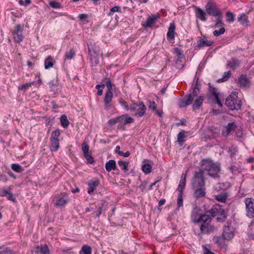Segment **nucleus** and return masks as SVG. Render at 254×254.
Here are the masks:
<instances>
[{
	"instance_id": "1",
	"label": "nucleus",
	"mask_w": 254,
	"mask_h": 254,
	"mask_svg": "<svg viewBox=\"0 0 254 254\" xmlns=\"http://www.w3.org/2000/svg\"><path fill=\"white\" fill-rule=\"evenodd\" d=\"M196 211L193 210L192 213L191 218L194 223L200 224V230L201 234H209L214 230V226L211 224L212 217L210 216L209 213L207 212L200 215L198 218L196 216H194Z\"/></svg>"
},
{
	"instance_id": "2",
	"label": "nucleus",
	"mask_w": 254,
	"mask_h": 254,
	"mask_svg": "<svg viewBox=\"0 0 254 254\" xmlns=\"http://www.w3.org/2000/svg\"><path fill=\"white\" fill-rule=\"evenodd\" d=\"M200 167L199 171H201L202 173L204 174L206 172L211 177L214 178L218 177L220 166L212 161L209 159H203L200 162Z\"/></svg>"
},
{
	"instance_id": "3",
	"label": "nucleus",
	"mask_w": 254,
	"mask_h": 254,
	"mask_svg": "<svg viewBox=\"0 0 254 254\" xmlns=\"http://www.w3.org/2000/svg\"><path fill=\"white\" fill-rule=\"evenodd\" d=\"M211 215L212 217H216L217 221L224 222L226 218L225 210L219 204L213 205L211 208L207 211Z\"/></svg>"
},
{
	"instance_id": "4",
	"label": "nucleus",
	"mask_w": 254,
	"mask_h": 254,
	"mask_svg": "<svg viewBox=\"0 0 254 254\" xmlns=\"http://www.w3.org/2000/svg\"><path fill=\"white\" fill-rule=\"evenodd\" d=\"M225 105L230 110H238L241 109L242 102L235 93H232L227 97Z\"/></svg>"
},
{
	"instance_id": "5",
	"label": "nucleus",
	"mask_w": 254,
	"mask_h": 254,
	"mask_svg": "<svg viewBox=\"0 0 254 254\" xmlns=\"http://www.w3.org/2000/svg\"><path fill=\"white\" fill-rule=\"evenodd\" d=\"M106 80L105 83L108 90L104 98V108L106 110H109L111 108V105L110 103L112 101L113 97V86L114 85L112 84L110 79L106 78Z\"/></svg>"
},
{
	"instance_id": "6",
	"label": "nucleus",
	"mask_w": 254,
	"mask_h": 254,
	"mask_svg": "<svg viewBox=\"0 0 254 254\" xmlns=\"http://www.w3.org/2000/svg\"><path fill=\"white\" fill-rule=\"evenodd\" d=\"M205 8L206 13L210 16L217 17L220 16L222 14L216 3L213 0H209Z\"/></svg>"
},
{
	"instance_id": "7",
	"label": "nucleus",
	"mask_w": 254,
	"mask_h": 254,
	"mask_svg": "<svg viewBox=\"0 0 254 254\" xmlns=\"http://www.w3.org/2000/svg\"><path fill=\"white\" fill-rule=\"evenodd\" d=\"M131 112H134V115L137 117H141L144 115L146 111V107L142 102L139 104L132 103L130 105Z\"/></svg>"
},
{
	"instance_id": "8",
	"label": "nucleus",
	"mask_w": 254,
	"mask_h": 254,
	"mask_svg": "<svg viewBox=\"0 0 254 254\" xmlns=\"http://www.w3.org/2000/svg\"><path fill=\"white\" fill-rule=\"evenodd\" d=\"M201 171L195 172L191 180L192 188L205 187V178Z\"/></svg>"
},
{
	"instance_id": "9",
	"label": "nucleus",
	"mask_w": 254,
	"mask_h": 254,
	"mask_svg": "<svg viewBox=\"0 0 254 254\" xmlns=\"http://www.w3.org/2000/svg\"><path fill=\"white\" fill-rule=\"evenodd\" d=\"M69 199L66 193L56 194L53 198V202L57 207H64L68 202Z\"/></svg>"
},
{
	"instance_id": "10",
	"label": "nucleus",
	"mask_w": 254,
	"mask_h": 254,
	"mask_svg": "<svg viewBox=\"0 0 254 254\" xmlns=\"http://www.w3.org/2000/svg\"><path fill=\"white\" fill-rule=\"evenodd\" d=\"M99 47L95 45L88 48L89 58L93 65H96L99 63Z\"/></svg>"
},
{
	"instance_id": "11",
	"label": "nucleus",
	"mask_w": 254,
	"mask_h": 254,
	"mask_svg": "<svg viewBox=\"0 0 254 254\" xmlns=\"http://www.w3.org/2000/svg\"><path fill=\"white\" fill-rule=\"evenodd\" d=\"M247 215L251 218L254 217V199L252 198H246L245 199Z\"/></svg>"
},
{
	"instance_id": "12",
	"label": "nucleus",
	"mask_w": 254,
	"mask_h": 254,
	"mask_svg": "<svg viewBox=\"0 0 254 254\" xmlns=\"http://www.w3.org/2000/svg\"><path fill=\"white\" fill-rule=\"evenodd\" d=\"M11 33L13 40L16 43H19L23 40L22 29L20 24H18L15 29L11 31Z\"/></svg>"
},
{
	"instance_id": "13",
	"label": "nucleus",
	"mask_w": 254,
	"mask_h": 254,
	"mask_svg": "<svg viewBox=\"0 0 254 254\" xmlns=\"http://www.w3.org/2000/svg\"><path fill=\"white\" fill-rule=\"evenodd\" d=\"M12 187L9 186L7 189L2 188L0 190V196H6L7 198L10 201L15 202L16 199L11 192Z\"/></svg>"
},
{
	"instance_id": "14",
	"label": "nucleus",
	"mask_w": 254,
	"mask_h": 254,
	"mask_svg": "<svg viewBox=\"0 0 254 254\" xmlns=\"http://www.w3.org/2000/svg\"><path fill=\"white\" fill-rule=\"evenodd\" d=\"M209 97L210 98L213 99L216 103H217L220 107H222V104L218 97V94L217 93V89L210 86L209 87Z\"/></svg>"
},
{
	"instance_id": "15",
	"label": "nucleus",
	"mask_w": 254,
	"mask_h": 254,
	"mask_svg": "<svg viewBox=\"0 0 254 254\" xmlns=\"http://www.w3.org/2000/svg\"><path fill=\"white\" fill-rule=\"evenodd\" d=\"M159 17V16L156 14L152 15L151 16H149L146 20L142 23L143 27L144 28L151 27Z\"/></svg>"
},
{
	"instance_id": "16",
	"label": "nucleus",
	"mask_w": 254,
	"mask_h": 254,
	"mask_svg": "<svg viewBox=\"0 0 254 254\" xmlns=\"http://www.w3.org/2000/svg\"><path fill=\"white\" fill-rule=\"evenodd\" d=\"M194 191V196L195 198L204 197L206 194V189L205 187H200L197 188H192Z\"/></svg>"
},
{
	"instance_id": "17",
	"label": "nucleus",
	"mask_w": 254,
	"mask_h": 254,
	"mask_svg": "<svg viewBox=\"0 0 254 254\" xmlns=\"http://www.w3.org/2000/svg\"><path fill=\"white\" fill-rule=\"evenodd\" d=\"M223 237L226 240H231L234 236L232 229L229 226H225L223 228Z\"/></svg>"
},
{
	"instance_id": "18",
	"label": "nucleus",
	"mask_w": 254,
	"mask_h": 254,
	"mask_svg": "<svg viewBox=\"0 0 254 254\" xmlns=\"http://www.w3.org/2000/svg\"><path fill=\"white\" fill-rule=\"evenodd\" d=\"M99 180L98 179L94 181H90L88 183V193L90 194H92L96 189V188L99 186Z\"/></svg>"
},
{
	"instance_id": "19",
	"label": "nucleus",
	"mask_w": 254,
	"mask_h": 254,
	"mask_svg": "<svg viewBox=\"0 0 254 254\" xmlns=\"http://www.w3.org/2000/svg\"><path fill=\"white\" fill-rule=\"evenodd\" d=\"M34 252L36 254H50V251L47 245L36 246L34 248Z\"/></svg>"
},
{
	"instance_id": "20",
	"label": "nucleus",
	"mask_w": 254,
	"mask_h": 254,
	"mask_svg": "<svg viewBox=\"0 0 254 254\" xmlns=\"http://www.w3.org/2000/svg\"><path fill=\"white\" fill-rule=\"evenodd\" d=\"M176 26L174 23H171L168 28L167 33V37L168 40H174L175 39Z\"/></svg>"
},
{
	"instance_id": "21",
	"label": "nucleus",
	"mask_w": 254,
	"mask_h": 254,
	"mask_svg": "<svg viewBox=\"0 0 254 254\" xmlns=\"http://www.w3.org/2000/svg\"><path fill=\"white\" fill-rule=\"evenodd\" d=\"M240 61L236 58H232L227 62V66L233 70H235L239 67Z\"/></svg>"
},
{
	"instance_id": "22",
	"label": "nucleus",
	"mask_w": 254,
	"mask_h": 254,
	"mask_svg": "<svg viewBox=\"0 0 254 254\" xmlns=\"http://www.w3.org/2000/svg\"><path fill=\"white\" fill-rule=\"evenodd\" d=\"M206 15L205 12L201 8L198 7H196L195 15L197 18L200 19L202 21H205L207 20Z\"/></svg>"
},
{
	"instance_id": "23",
	"label": "nucleus",
	"mask_w": 254,
	"mask_h": 254,
	"mask_svg": "<svg viewBox=\"0 0 254 254\" xmlns=\"http://www.w3.org/2000/svg\"><path fill=\"white\" fill-rule=\"evenodd\" d=\"M186 177H187V174L186 173L182 174L181 177L180 184H179L178 187L177 189V190L178 191H179V192H183V190L185 188V187L186 186Z\"/></svg>"
},
{
	"instance_id": "24",
	"label": "nucleus",
	"mask_w": 254,
	"mask_h": 254,
	"mask_svg": "<svg viewBox=\"0 0 254 254\" xmlns=\"http://www.w3.org/2000/svg\"><path fill=\"white\" fill-rule=\"evenodd\" d=\"M194 97L192 95L190 94L183 98L181 107H185L191 104L194 100Z\"/></svg>"
},
{
	"instance_id": "25",
	"label": "nucleus",
	"mask_w": 254,
	"mask_h": 254,
	"mask_svg": "<svg viewBox=\"0 0 254 254\" xmlns=\"http://www.w3.org/2000/svg\"><path fill=\"white\" fill-rule=\"evenodd\" d=\"M60 140L59 139L50 138V149L52 151H56L59 148Z\"/></svg>"
},
{
	"instance_id": "26",
	"label": "nucleus",
	"mask_w": 254,
	"mask_h": 254,
	"mask_svg": "<svg viewBox=\"0 0 254 254\" xmlns=\"http://www.w3.org/2000/svg\"><path fill=\"white\" fill-rule=\"evenodd\" d=\"M105 168L108 172H110L112 170H116L117 166L115 161L113 160H109L106 163Z\"/></svg>"
},
{
	"instance_id": "27",
	"label": "nucleus",
	"mask_w": 254,
	"mask_h": 254,
	"mask_svg": "<svg viewBox=\"0 0 254 254\" xmlns=\"http://www.w3.org/2000/svg\"><path fill=\"white\" fill-rule=\"evenodd\" d=\"M55 62L53 58L51 56H49L45 61V68L48 69L52 67L54 65V63Z\"/></svg>"
},
{
	"instance_id": "28",
	"label": "nucleus",
	"mask_w": 254,
	"mask_h": 254,
	"mask_svg": "<svg viewBox=\"0 0 254 254\" xmlns=\"http://www.w3.org/2000/svg\"><path fill=\"white\" fill-rule=\"evenodd\" d=\"M239 83L241 87H246L249 86V81L247 76L242 75L239 79Z\"/></svg>"
},
{
	"instance_id": "29",
	"label": "nucleus",
	"mask_w": 254,
	"mask_h": 254,
	"mask_svg": "<svg viewBox=\"0 0 254 254\" xmlns=\"http://www.w3.org/2000/svg\"><path fill=\"white\" fill-rule=\"evenodd\" d=\"M213 42L210 41H205L203 39H200L197 41V47L198 48H200L201 47H207L212 45Z\"/></svg>"
},
{
	"instance_id": "30",
	"label": "nucleus",
	"mask_w": 254,
	"mask_h": 254,
	"mask_svg": "<svg viewBox=\"0 0 254 254\" xmlns=\"http://www.w3.org/2000/svg\"><path fill=\"white\" fill-rule=\"evenodd\" d=\"M228 197V194L227 192H223L215 196V199L219 202L224 203L226 202L227 197Z\"/></svg>"
},
{
	"instance_id": "31",
	"label": "nucleus",
	"mask_w": 254,
	"mask_h": 254,
	"mask_svg": "<svg viewBox=\"0 0 254 254\" xmlns=\"http://www.w3.org/2000/svg\"><path fill=\"white\" fill-rule=\"evenodd\" d=\"M185 131L182 130L179 132L177 135V141L179 142L180 146H182L185 142L184 138L186 136L185 135Z\"/></svg>"
},
{
	"instance_id": "32",
	"label": "nucleus",
	"mask_w": 254,
	"mask_h": 254,
	"mask_svg": "<svg viewBox=\"0 0 254 254\" xmlns=\"http://www.w3.org/2000/svg\"><path fill=\"white\" fill-rule=\"evenodd\" d=\"M203 100L204 98L202 96H199L196 99H195L193 104V109L196 110L199 109L202 105Z\"/></svg>"
},
{
	"instance_id": "33",
	"label": "nucleus",
	"mask_w": 254,
	"mask_h": 254,
	"mask_svg": "<svg viewBox=\"0 0 254 254\" xmlns=\"http://www.w3.org/2000/svg\"><path fill=\"white\" fill-rule=\"evenodd\" d=\"M238 20L243 26H247L248 24V17L245 14H243L240 16L238 17Z\"/></svg>"
},
{
	"instance_id": "34",
	"label": "nucleus",
	"mask_w": 254,
	"mask_h": 254,
	"mask_svg": "<svg viewBox=\"0 0 254 254\" xmlns=\"http://www.w3.org/2000/svg\"><path fill=\"white\" fill-rule=\"evenodd\" d=\"M91 247L88 245H83L79 252L80 254H91Z\"/></svg>"
},
{
	"instance_id": "35",
	"label": "nucleus",
	"mask_w": 254,
	"mask_h": 254,
	"mask_svg": "<svg viewBox=\"0 0 254 254\" xmlns=\"http://www.w3.org/2000/svg\"><path fill=\"white\" fill-rule=\"evenodd\" d=\"M61 125L64 128H66L69 125V121L67 120V117L65 115H63L61 116Z\"/></svg>"
},
{
	"instance_id": "36",
	"label": "nucleus",
	"mask_w": 254,
	"mask_h": 254,
	"mask_svg": "<svg viewBox=\"0 0 254 254\" xmlns=\"http://www.w3.org/2000/svg\"><path fill=\"white\" fill-rule=\"evenodd\" d=\"M236 127V124H235V123L232 122V123H229L226 127L227 135L230 133L232 131H234Z\"/></svg>"
},
{
	"instance_id": "37",
	"label": "nucleus",
	"mask_w": 254,
	"mask_h": 254,
	"mask_svg": "<svg viewBox=\"0 0 254 254\" xmlns=\"http://www.w3.org/2000/svg\"><path fill=\"white\" fill-rule=\"evenodd\" d=\"M35 84V82H31L29 83H26L24 84H22L21 86L18 87L19 90H26V89H28L29 87L32 86V85H34Z\"/></svg>"
},
{
	"instance_id": "38",
	"label": "nucleus",
	"mask_w": 254,
	"mask_h": 254,
	"mask_svg": "<svg viewBox=\"0 0 254 254\" xmlns=\"http://www.w3.org/2000/svg\"><path fill=\"white\" fill-rule=\"evenodd\" d=\"M11 169L16 172L21 173L23 171V169L18 164H12Z\"/></svg>"
},
{
	"instance_id": "39",
	"label": "nucleus",
	"mask_w": 254,
	"mask_h": 254,
	"mask_svg": "<svg viewBox=\"0 0 254 254\" xmlns=\"http://www.w3.org/2000/svg\"><path fill=\"white\" fill-rule=\"evenodd\" d=\"M118 165L120 167H122V169L124 172H127L128 170V163L122 161H119L118 162Z\"/></svg>"
},
{
	"instance_id": "40",
	"label": "nucleus",
	"mask_w": 254,
	"mask_h": 254,
	"mask_svg": "<svg viewBox=\"0 0 254 254\" xmlns=\"http://www.w3.org/2000/svg\"><path fill=\"white\" fill-rule=\"evenodd\" d=\"M152 167L150 164L146 163L142 167V170L145 174L150 173L151 172Z\"/></svg>"
},
{
	"instance_id": "41",
	"label": "nucleus",
	"mask_w": 254,
	"mask_h": 254,
	"mask_svg": "<svg viewBox=\"0 0 254 254\" xmlns=\"http://www.w3.org/2000/svg\"><path fill=\"white\" fill-rule=\"evenodd\" d=\"M0 254H14L12 250L8 248H0Z\"/></svg>"
},
{
	"instance_id": "42",
	"label": "nucleus",
	"mask_w": 254,
	"mask_h": 254,
	"mask_svg": "<svg viewBox=\"0 0 254 254\" xmlns=\"http://www.w3.org/2000/svg\"><path fill=\"white\" fill-rule=\"evenodd\" d=\"M226 21L228 22H234L235 18L234 15L233 13L228 11L226 13Z\"/></svg>"
},
{
	"instance_id": "43",
	"label": "nucleus",
	"mask_w": 254,
	"mask_h": 254,
	"mask_svg": "<svg viewBox=\"0 0 254 254\" xmlns=\"http://www.w3.org/2000/svg\"><path fill=\"white\" fill-rule=\"evenodd\" d=\"M123 116H125L124 120L125 125L131 124L134 122V119L132 118L129 117L127 114H125L123 115Z\"/></svg>"
},
{
	"instance_id": "44",
	"label": "nucleus",
	"mask_w": 254,
	"mask_h": 254,
	"mask_svg": "<svg viewBox=\"0 0 254 254\" xmlns=\"http://www.w3.org/2000/svg\"><path fill=\"white\" fill-rule=\"evenodd\" d=\"M119 102L122 106L125 107L127 111H128L130 109V106H128L127 103L123 98H119Z\"/></svg>"
},
{
	"instance_id": "45",
	"label": "nucleus",
	"mask_w": 254,
	"mask_h": 254,
	"mask_svg": "<svg viewBox=\"0 0 254 254\" xmlns=\"http://www.w3.org/2000/svg\"><path fill=\"white\" fill-rule=\"evenodd\" d=\"M147 105L149 109L152 110L153 112H154L157 109V105L154 101L151 102L149 101Z\"/></svg>"
},
{
	"instance_id": "46",
	"label": "nucleus",
	"mask_w": 254,
	"mask_h": 254,
	"mask_svg": "<svg viewBox=\"0 0 254 254\" xmlns=\"http://www.w3.org/2000/svg\"><path fill=\"white\" fill-rule=\"evenodd\" d=\"M75 53L73 49H71L69 52H66L65 56L66 59L70 60L73 58Z\"/></svg>"
},
{
	"instance_id": "47",
	"label": "nucleus",
	"mask_w": 254,
	"mask_h": 254,
	"mask_svg": "<svg viewBox=\"0 0 254 254\" xmlns=\"http://www.w3.org/2000/svg\"><path fill=\"white\" fill-rule=\"evenodd\" d=\"M89 147L88 144L84 142L82 144V150L83 153V155L89 153Z\"/></svg>"
},
{
	"instance_id": "48",
	"label": "nucleus",
	"mask_w": 254,
	"mask_h": 254,
	"mask_svg": "<svg viewBox=\"0 0 254 254\" xmlns=\"http://www.w3.org/2000/svg\"><path fill=\"white\" fill-rule=\"evenodd\" d=\"M183 192H179L178 200H177V205L178 207H180L183 206Z\"/></svg>"
},
{
	"instance_id": "49",
	"label": "nucleus",
	"mask_w": 254,
	"mask_h": 254,
	"mask_svg": "<svg viewBox=\"0 0 254 254\" xmlns=\"http://www.w3.org/2000/svg\"><path fill=\"white\" fill-rule=\"evenodd\" d=\"M49 4L52 7L55 8H60L62 7L60 2L55 0L50 1Z\"/></svg>"
},
{
	"instance_id": "50",
	"label": "nucleus",
	"mask_w": 254,
	"mask_h": 254,
	"mask_svg": "<svg viewBox=\"0 0 254 254\" xmlns=\"http://www.w3.org/2000/svg\"><path fill=\"white\" fill-rule=\"evenodd\" d=\"M217 18L216 20V22L214 25L215 28L222 27H223V23L222 22V15L220 16H217Z\"/></svg>"
},
{
	"instance_id": "51",
	"label": "nucleus",
	"mask_w": 254,
	"mask_h": 254,
	"mask_svg": "<svg viewBox=\"0 0 254 254\" xmlns=\"http://www.w3.org/2000/svg\"><path fill=\"white\" fill-rule=\"evenodd\" d=\"M115 12H121V8L119 6H115L110 9V11L108 14V15L110 16L112 15V13Z\"/></svg>"
},
{
	"instance_id": "52",
	"label": "nucleus",
	"mask_w": 254,
	"mask_h": 254,
	"mask_svg": "<svg viewBox=\"0 0 254 254\" xmlns=\"http://www.w3.org/2000/svg\"><path fill=\"white\" fill-rule=\"evenodd\" d=\"M84 156L88 163L92 164L94 162L93 157L89 153L84 154Z\"/></svg>"
},
{
	"instance_id": "53",
	"label": "nucleus",
	"mask_w": 254,
	"mask_h": 254,
	"mask_svg": "<svg viewBox=\"0 0 254 254\" xmlns=\"http://www.w3.org/2000/svg\"><path fill=\"white\" fill-rule=\"evenodd\" d=\"M60 135V132L59 130L56 129L54 130L51 135V139H59V137Z\"/></svg>"
},
{
	"instance_id": "54",
	"label": "nucleus",
	"mask_w": 254,
	"mask_h": 254,
	"mask_svg": "<svg viewBox=\"0 0 254 254\" xmlns=\"http://www.w3.org/2000/svg\"><path fill=\"white\" fill-rule=\"evenodd\" d=\"M231 76V72L230 71L224 72L223 77L220 79L221 81H225L228 80Z\"/></svg>"
},
{
	"instance_id": "55",
	"label": "nucleus",
	"mask_w": 254,
	"mask_h": 254,
	"mask_svg": "<svg viewBox=\"0 0 254 254\" xmlns=\"http://www.w3.org/2000/svg\"><path fill=\"white\" fill-rule=\"evenodd\" d=\"M225 29L224 27H221L219 30H214L213 31V35L216 36H219L220 35L224 33Z\"/></svg>"
},
{
	"instance_id": "56",
	"label": "nucleus",
	"mask_w": 254,
	"mask_h": 254,
	"mask_svg": "<svg viewBox=\"0 0 254 254\" xmlns=\"http://www.w3.org/2000/svg\"><path fill=\"white\" fill-rule=\"evenodd\" d=\"M31 3V0H20L19 1V3L20 5H24V6H26L27 5H29Z\"/></svg>"
},
{
	"instance_id": "57",
	"label": "nucleus",
	"mask_w": 254,
	"mask_h": 254,
	"mask_svg": "<svg viewBox=\"0 0 254 254\" xmlns=\"http://www.w3.org/2000/svg\"><path fill=\"white\" fill-rule=\"evenodd\" d=\"M124 118H125V116H123V115L118 116L116 118H114L117 124L119 123L122 122L124 121Z\"/></svg>"
},
{
	"instance_id": "58",
	"label": "nucleus",
	"mask_w": 254,
	"mask_h": 254,
	"mask_svg": "<svg viewBox=\"0 0 254 254\" xmlns=\"http://www.w3.org/2000/svg\"><path fill=\"white\" fill-rule=\"evenodd\" d=\"M199 92V88L196 86L194 88L192 94H191L193 97H197Z\"/></svg>"
},
{
	"instance_id": "59",
	"label": "nucleus",
	"mask_w": 254,
	"mask_h": 254,
	"mask_svg": "<svg viewBox=\"0 0 254 254\" xmlns=\"http://www.w3.org/2000/svg\"><path fill=\"white\" fill-rule=\"evenodd\" d=\"M107 124H108L109 126L112 127L114 125H115V124H116L117 123L116 122V121H115V119L114 118H112V119L109 120L108 121Z\"/></svg>"
},
{
	"instance_id": "60",
	"label": "nucleus",
	"mask_w": 254,
	"mask_h": 254,
	"mask_svg": "<svg viewBox=\"0 0 254 254\" xmlns=\"http://www.w3.org/2000/svg\"><path fill=\"white\" fill-rule=\"evenodd\" d=\"M78 17L81 20H84L88 18V15L86 14H80Z\"/></svg>"
},
{
	"instance_id": "61",
	"label": "nucleus",
	"mask_w": 254,
	"mask_h": 254,
	"mask_svg": "<svg viewBox=\"0 0 254 254\" xmlns=\"http://www.w3.org/2000/svg\"><path fill=\"white\" fill-rule=\"evenodd\" d=\"M204 254H214L213 252H211L209 249L206 248L205 247H203Z\"/></svg>"
},
{
	"instance_id": "62",
	"label": "nucleus",
	"mask_w": 254,
	"mask_h": 254,
	"mask_svg": "<svg viewBox=\"0 0 254 254\" xmlns=\"http://www.w3.org/2000/svg\"><path fill=\"white\" fill-rule=\"evenodd\" d=\"M181 125L184 126H185L186 125V121L184 119L181 120L180 123H178L176 124V126L178 127Z\"/></svg>"
},
{
	"instance_id": "63",
	"label": "nucleus",
	"mask_w": 254,
	"mask_h": 254,
	"mask_svg": "<svg viewBox=\"0 0 254 254\" xmlns=\"http://www.w3.org/2000/svg\"><path fill=\"white\" fill-rule=\"evenodd\" d=\"M154 112L156 115H157L159 117H162L163 115L162 111L158 110L157 109H156V110H155Z\"/></svg>"
},
{
	"instance_id": "64",
	"label": "nucleus",
	"mask_w": 254,
	"mask_h": 254,
	"mask_svg": "<svg viewBox=\"0 0 254 254\" xmlns=\"http://www.w3.org/2000/svg\"><path fill=\"white\" fill-rule=\"evenodd\" d=\"M130 155V152L129 151H127L125 153H124L123 151L122 152H120L121 156H123L124 157H128Z\"/></svg>"
}]
</instances>
